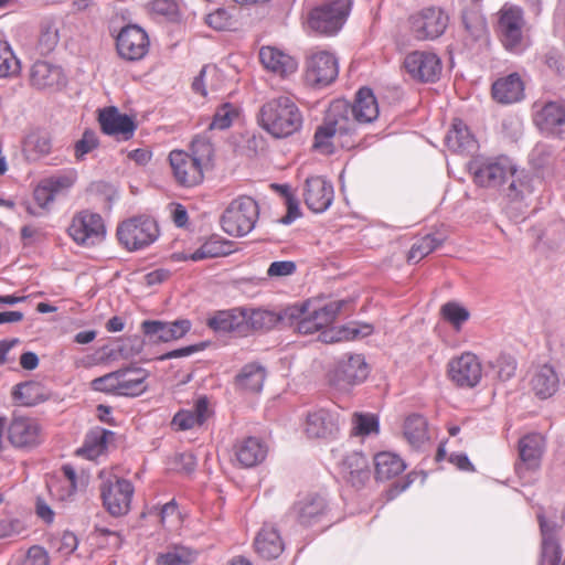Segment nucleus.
<instances>
[{"instance_id": "nucleus-1", "label": "nucleus", "mask_w": 565, "mask_h": 565, "mask_svg": "<svg viewBox=\"0 0 565 565\" xmlns=\"http://www.w3.org/2000/svg\"><path fill=\"white\" fill-rule=\"evenodd\" d=\"M469 171L478 185L501 190L518 211L527 205L525 201L533 189L529 180L516 175V168L508 157L475 158L469 163Z\"/></svg>"}, {"instance_id": "nucleus-2", "label": "nucleus", "mask_w": 565, "mask_h": 565, "mask_svg": "<svg viewBox=\"0 0 565 565\" xmlns=\"http://www.w3.org/2000/svg\"><path fill=\"white\" fill-rule=\"evenodd\" d=\"M259 126L276 139L288 138L302 129L303 115L289 96L267 100L257 115Z\"/></svg>"}, {"instance_id": "nucleus-3", "label": "nucleus", "mask_w": 565, "mask_h": 565, "mask_svg": "<svg viewBox=\"0 0 565 565\" xmlns=\"http://www.w3.org/2000/svg\"><path fill=\"white\" fill-rule=\"evenodd\" d=\"M353 0H324L312 8L307 17L310 30L322 35H335L347 22Z\"/></svg>"}, {"instance_id": "nucleus-4", "label": "nucleus", "mask_w": 565, "mask_h": 565, "mask_svg": "<svg viewBox=\"0 0 565 565\" xmlns=\"http://www.w3.org/2000/svg\"><path fill=\"white\" fill-rule=\"evenodd\" d=\"M524 26V12L519 6L507 2L497 12L495 31L508 52L521 54L525 50Z\"/></svg>"}, {"instance_id": "nucleus-5", "label": "nucleus", "mask_w": 565, "mask_h": 565, "mask_svg": "<svg viewBox=\"0 0 565 565\" xmlns=\"http://www.w3.org/2000/svg\"><path fill=\"white\" fill-rule=\"evenodd\" d=\"M259 216L257 202L250 196L233 200L221 217L223 231L234 237H243L250 233Z\"/></svg>"}, {"instance_id": "nucleus-6", "label": "nucleus", "mask_w": 565, "mask_h": 565, "mask_svg": "<svg viewBox=\"0 0 565 565\" xmlns=\"http://www.w3.org/2000/svg\"><path fill=\"white\" fill-rule=\"evenodd\" d=\"M329 513V504L320 493L312 492L300 497L288 510L282 519L287 525L294 522V531L298 529H308L323 523Z\"/></svg>"}, {"instance_id": "nucleus-7", "label": "nucleus", "mask_w": 565, "mask_h": 565, "mask_svg": "<svg viewBox=\"0 0 565 565\" xmlns=\"http://www.w3.org/2000/svg\"><path fill=\"white\" fill-rule=\"evenodd\" d=\"M116 234L119 243L127 250L136 252L153 244L160 233L153 218L139 215L122 221L118 225Z\"/></svg>"}, {"instance_id": "nucleus-8", "label": "nucleus", "mask_w": 565, "mask_h": 565, "mask_svg": "<svg viewBox=\"0 0 565 565\" xmlns=\"http://www.w3.org/2000/svg\"><path fill=\"white\" fill-rule=\"evenodd\" d=\"M369 375V366L361 354H345L328 374L330 386L339 393H349L363 383Z\"/></svg>"}, {"instance_id": "nucleus-9", "label": "nucleus", "mask_w": 565, "mask_h": 565, "mask_svg": "<svg viewBox=\"0 0 565 565\" xmlns=\"http://www.w3.org/2000/svg\"><path fill=\"white\" fill-rule=\"evenodd\" d=\"M67 232L77 245L90 247L102 243L107 231L100 214L83 210L73 216Z\"/></svg>"}, {"instance_id": "nucleus-10", "label": "nucleus", "mask_w": 565, "mask_h": 565, "mask_svg": "<svg viewBox=\"0 0 565 565\" xmlns=\"http://www.w3.org/2000/svg\"><path fill=\"white\" fill-rule=\"evenodd\" d=\"M103 505L115 516L126 515L130 511L135 487L128 479L109 477L99 487Z\"/></svg>"}, {"instance_id": "nucleus-11", "label": "nucleus", "mask_w": 565, "mask_h": 565, "mask_svg": "<svg viewBox=\"0 0 565 565\" xmlns=\"http://www.w3.org/2000/svg\"><path fill=\"white\" fill-rule=\"evenodd\" d=\"M448 23V13L439 7L424 8L409 18L411 33L418 41H434L440 38Z\"/></svg>"}, {"instance_id": "nucleus-12", "label": "nucleus", "mask_w": 565, "mask_h": 565, "mask_svg": "<svg viewBox=\"0 0 565 565\" xmlns=\"http://www.w3.org/2000/svg\"><path fill=\"white\" fill-rule=\"evenodd\" d=\"M339 63L334 54L328 51L312 53L306 63L305 81L312 88H322L335 81Z\"/></svg>"}, {"instance_id": "nucleus-13", "label": "nucleus", "mask_w": 565, "mask_h": 565, "mask_svg": "<svg viewBox=\"0 0 565 565\" xmlns=\"http://www.w3.org/2000/svg\"><path fill=\"white\" fill-rule=\"evenodd\" d=\"M355 130L353 121L343 116L340 109L331 106L324 122L319 126L313 137V148L326 153L332 152V138L351 135Z\"/></svg>"}, {"instance_id": "nucleus-14", "label": "nucleus", "mask_w": 565, "mask_h": 565, "mask_svg": "<svg viewBox=\"0 0 565 565\" xmlns=\"http://www.w3.org/2000/svg\"><path fill=\"white\" fill-rule=\"evenodd\" d=\"M355 130L353 121L343 116L340 109L331 106L324 122L319 126L313 137V148L326 153L332 152V138L351 135Z\"/></svg>"}, {"instance_id": "nucleus-15", "label": "nucleus", "mask_w": 565, "mask_h": 565, "mask_svg": "<svg viewBox=\"0 0 565 565\" xmlns=\"http://www.w3.org/2000/svg\"><path fill=\"white\" fill-rule=\"evenodd\" d=\"M404 67L413 79L420 83L437 82L443 70L438 55L426 51H414L407 54Z\"/></svg>"}, {"instance_id": "nucleus-16", "label": "nucleus", "mask_w": 565, "mask_h": 565, "mask_svg": "<svg viewBox=\"0 0 565 565\" xmlns=\"http://www.w3.org/2000/svg\"><path fill=\"white\" fill-rule=\"evenodd\" d=\"M534 124L547 137L565 140V102L550 100L534 114Z\"/></svg>"}, {"instance_id": "nucleus-17", "label": "nucleus", "mask_w": 565, "mask_h": 565, "mask_svg": "<svg viewBox=\"0 0 565 565\" xmlns=\"http://www.w3.org/2000/svg\"><path fill=\"white\" fill-rule=\"evenodd\" d=\"M334 109H340L343 116H348L353 121L354 127L356 124H370L379 116L376 98L369 87H362L358 90L352 105L338 102L334 104Z\"/></svg>"}, {"instance_id": "nucleus-18", "label": "nucleus", "mask_w": 565, "mask_h": 565, "mask_svg": "<svg viewBox=\"0 0 565 565\" xmlns=\"http://www.w3.org/2000/svg\"><path fill=\"white\" fill-rule=\"evenodd\" d=\"M448 375L457 386L472 388L482 379L481 362L475 353L465 352L448 363Z\"/></svg>"}, {"instance_id": "nucleus-19", "label": "nucleus", "mask_w": 565, "mask_h": 565, "mask_svg": "<svg viewBox=\"0 0 565 565\" xmlns=\"http://www.w3.org/2000/svg\"><path fill=\"white\" fill-rule=\"evenodd\" d=\"M116 47L124 60L140 61L149 51L148 34L138 25H127L117 35Z\"/></svg>"}, {"instance_id": "nucleus-20", "label": "nucleus", "mask_w": 565, "mask_h": 565, "mask_svg": "<svg viewBox=\"0 0 565 565\" xmlns=\"http://www.w3.org/2000/svg\"><path fill=\"white\" fill-rule=\"evenodd\" d=\"M302 196L309 210L323 213L333 202V184L320 175L309 177L305 181Z\"/></svg>"}, {"instance_id": "nucleus-21", "label": "nucleus", "mask_w": 565, "mask_h": 565, "mask_svg": "<svg viewBox=\"0 0 565 565\" xmlns=\"http://www.w3.org/2000/svg\"><path fill=\"white\" fill-rule=\"evenodd\" d=\"M169 161L177 182L185 188H192L203 181V167L190 153L183 150H173Z\"/></svg>"}, {"instance_id": "nucleus-22", "label": "nucleus", "mask_w": 565, "mask_h": 565, "mask_svg": "<svg viewBox=\"0 0 565 565\" xmlns=\"http://www.w3.org/2000/svg\"><path fill=\"white\" fill-rule=\"evenodd\" d=\"M191 326L188 319L145 320L141 323V330L151 342H170L183 338L190 331Z\"/></svg>"}, {"instance_id": "nucleus-23", "label": "nucleus", "mask_w": 565, "mask_h": 565, "mask_svg": "<svg viewBox=\"0 0 565 565\" xmlns=\"http://www.w3.org/2000/svg\"><path fill=\"white\" fill-rule=\"evenodd\" d=\"M542 536L539 565H559L563 551L557 540L558 525L548 521L543 513L537 514Z\"/></svg>"}, {"instance_id": "nucleus-24", "label": "nucleus", "mask_w": 565, "mask_h": 565, "mask_svg": "<svg viewBox=\"0 0 565 565\" xmlns=\"http://www.w3.org/2000/svg\"><path fill=\"white\" fill-rule=\"evenodd\" d=\"M207 327L218 333L247 335V316L245 308L220 310L207 319Z\"/></svg>"}, {"instance_id": "nucleus-25", "label": "nucleus", "mask_w": 565, "mask_h": 565, "mask_svg": "<svg viewBox=\"0 0 565 565\" xmlns=\"http://www.w3.org/2000/svg\"><path fill=\"white\" fill-rule=\"evenodd\" d=\"M8 439L15 448H33L41 443V427L34 419L15 417L8 426Z\"/></svg>"}, {"instance_id": "nucleus-26", "label": "nucleus", "mask_w": 565, "mask_h": 565, "mask_svg": "<svg viewBox=\"0 0 565 565\" xmlns=\"http://www.w3.org/2000/svg\"><path fill=\"white\" fill-rule=\"evenodd\" d=\"M339 433V415L324 408L310 412L306 419L309 438L332 439Z\"/></svg>"}, {"instance_id": "nucleus-27", "label": "nucleus", "mask_w": 565, "mask_h": 565, "mask_svg": "<svg viewBox=\"0 0 565 565\" xmlns=\"http://www.w3.org/2000/svg\"><path fill=\"white\" fill-rule=\"evenodd\" d=\"M98 121L105 135L128 140L134 136L136 124L134 119L120 114L116 107L105 108L99 113Z\"/></svg>"}, {"instance_id": "nucleus-28", "label": "nucleus", "mask_w": 565, "mask_h": 565, "mask_svg": "<svg viewBox=\"0 0 565 565\" xmlns=\"http://www.w3.org/2000/svg\"><path fill=\"white\" fill-rule=\"evenodd\" d=\"M341 477L353 487L360 488L370 479L367 458L360 451L347 454L339 462Z\"/></svg>"}, {"instance_id": "nucleus-29", "label": "nucleus", "mask_w": 565, "mask_h": 565, "mask_svg": "<svg viewBox=\"0 0 565 565\" xmlns=\"http://www.w3.org/2000/svg\"><path fill=\"white\" fill-rule=\"evenodd\" d=\"M524 90V82L518 73L499 77L491 87L493 99L502 105L521 102L525 97Z\"/></svg>"}, {"instance_id": "nucleus-30", "label": "nucleus", "mask_w": 565, "mask_h": 565, "mask_svg": "<svg viewBox=\"0 0 565 565\" xmlns=\"http://www.w3.org/2000/svg\"><path fill=\"white\" fill-rule=\"evenodd\" d=\"M254 547L264 559L278 558L285 550V544L277 526L271 523H264L254 540Z\"/></svg>"}, {"instance_id": "nucleus-31", "label": "nucleus", "mask_w": 565, "mask_h": 565, "mask_svg": "<svg viewBox=\"0 0 565 565\" xmlns=\"http://www.w3.org/2000/svg\"><path fill=\"white\" fill-rule=\"evenodd\" d=\"M448 149L456 153L470 154L478 149V142L469 127L459 118L454 119L445 138Z\"/></svg>"}, {"instance_id": "nucleus-32", "label": "nucleus", "mask_w": 565, "mask_h": 565, "mask_svg": "<svg viewBox=\"0 0 565 565\" xmlns=\"http://www.w3.org/2000/svg\"><path fill=\"white\" fill-rule=\"evenodd\" d=\"M234 452L241 466L252 468L265 460L268 448L260 438L246 437L235 444Z\"/></svg>"}, {"instance_id": "nucleus-33", "label": "nucleus", "mask_w": 565, "mask_h": 565, "mask_svg": "<svg viewBox=\"0 0 565 565\" xmlns=\"http://www.w3.org/2000/svg\"><path fill=\"white\" fill-rule=\"evenodd\" d=\"M30 81L32 86L38 89H44L63 86L65 84V76L60 66L46 61H36L31 67Z\"/></svg>"}, {"instance_id": "nucleus-34", "label": "nucleus", "mask_w": 565, "mask_h": 565, "mask_svg": "<svg viewBox=\"0 0 565 565\" xmlns=\"http://www.w3.org/2000/svg\"><path fill=\"white\" fill-rule=\"evenodd\" d=\"M259 60L265 68L280 76H287L298 67L294 57L273 46H263L259 51Z\"/></svg>"}, {"instance_id": "nucleus-35", "label": "nucleus", "mask_w": 565, "mask_h": 565, "mask_svg": "<svg viewBox=\"0 0 565 565\" xmlns=\"http://www.w3.org/2000/svg\"><path fill=\"white\" fill-rule=\"evenodd\" d=\"M559 377L553 366L544 364L535 370L531 379V386L534 394L546 399L553 396L558 390Z\"/></svg>"}, {"instance_id": "nucleus-36", "label": "nucleus", "mask_w": 565, "mask_h": 565, "mask_svg": "<svg viewBox=\"0 0 565 565\" xmlns=\"http://www.w3.org/2000/svg\"><path fill=\"white\" fill-rule=\"evenodd\" d=\"M114 433L104 428H95L87 433L82 447L76 450V455L88 460H96L104 455L107 449V438Z\"/></svg>"}, {"instance_id": "nucleus-37", "label": "nucleus", "mask_w": 565, "mask_h": 565, "mask_svg": "<svg viewBox=\"0 0 565 565\" xmlns=\"http://www.w3.org/2000/svg\"><path fill=\"white\" fill-rule=\"evenodd\" d=\"M375 478L379 481L390 480L402 473L406 465L396 454L382 451L374 456Z\"/></svg>"}, {"instance_id": "nucleus-38", "label": "nucleus", "mask_w": 565, "mask_h": 565, "mask_svg": "<svg viewBox=\"0 0 565 565\" xmlns=\"http://www.w3.org/2000/svg\"><path fill=\"white\" fill-rule=\"evenodd\" d=\"M266 370L258 363L244 365L235 376V385L243 391L258 393L263 390Z\"/></svg>"}, {"instance_id": "nucleus-39", "label": "nucleus", "mask_w": 565, "mask_h": 565, "mask_svg": "<svg viewBox=\"0 0 565 565\" xmlns=\"http://www.w3.org/2000/svg\"><path fill=\"white\" fill-rule=\"evenodd\" d=\"M545 446L544 437L539 433H531L523 436L519 441V454L521 460L529 467L539 466Z\"/></svg>"}, {"instance_id": "nucleus-40", "label": "nucleus", "mask_w": 565, "mask_h": 565, "mask_svg": "<svg viewBox=\"0 0 565 565\" xmlns=\"http://www.w3.org/2000/svg\"><path fill=\"white\" fill-rule=\"evenodd\" d=\"M117 372L124 373L117 377V394L138 396L145 392L147 374L142 369H120Z\"/></svg>"}, {"instance_id": "nucleus-41", "label": "nucleus", "mask_w": 565, "mask_h": 565, "mask_svg": "<svg viewBox=\"0 0 565 565\" xmlns=\"http://www.w3.org/2000/svg\"><path fill=\"white\" fill-rule=\"evenodd\" d=\"M12 397L23 406H35L47 399V394L39 382L29 381L14 385Z\"/></svg>"}, {"instance_id": "nucleus-42", "label": "nucleus", "mask_w": 565, "mask_h": 565, "mask_svg": "<svg viewBox=\"0 0 565 565\" xmlns=\"http://www.w3.org/2000/svg\"><path fill=\"white\" fill-rule=\"evenodd\" d=\"M373 331L372 326L363 324L361 328L356 327H341L328 328L320 332L319 339L324 343H334L343 340H354L359 337H366Z\"/></svg>"}, {"instance_id": "nucleus-43", "label": "nucleus", "mask_w": 565, "mask_h": 565, "mask_svg": "<svg viewBox=\"0 0 565 565\" xmlns=\"http://www.w3.org/2000/svg\"><path fill=\"white\" fill-rule=\"evenodd\" d=\"M247 334L253 330H270L280 323L277 311L267 309H247Z\"/></svg>"}, {"instance_id": "nucleus-44", "label": "nucleus", "mask_w": 565, "mask_h": 565, "mask_svg": "<svg viewBox=\"0 0 565 565\" xmlns=\"http://www.w3.org/2000/svg\"><path fill=\"white\" fill-rule=\"evenodd\" d=\"M446 241V236L443 234H427L424 237L415 242L408 252V262L418 263L424 257L433 253Z\"/></svg>"}, {"instance_id": "nucleus-45", "label": "nucleus", "mask_w": 565, "mask_h": 565, "mask_svg": "<svg viewBox=\"0 0 565 565\" xmlns=\"http://www.w3.org/2000/svg\"><path fill=\"white\" fill-rule=\"evenodd\" d=\"M404 435L414 448H419L428 439L426 419L418 414L409 415L404 423Z\"/></svg>"}, {"instance_id": "nucleus-46", "label": "nucleus", "mask_w": 565, "mask_h": 565, "mask_svg": "<svg viewBox=\"0 0 565 565\" xmlns=\"http://www.w3.org/2000/svg\"><path fill=\"white\" fill-rule=\"evenodd\" d=\"M231 252V243L227 241L220 239L217 237H211L204 242L195 252L189 256L192 262H200L207 258H216L225 256Z\"/></svg>"}, {"instance_id": "nucleus-47", "label": "nucleus", "mask_w": 565, "mask_h": 565, "mask_svg": "<svg viewBox=\"0 0 565 565\" xmlns=\"http://www.w3.org/2000/svg\"><path fill=\"white\" fill-rule=\"evenodd\" d=\"M196 558V553L190 547L174 545L166 553L157 556V565H191Z\"/></svg>"}, {"instance_id": "nucleus-48", "label": "nucleus", "mask_w": 565, "mask_h": 565, "mask_svg": "<svg viewBox=\"0 0 565 565\" xmlns=\"http://www.w3.org/2000/svg\"><path fill=\"white\" fill-rule=\"evenodd\" d=\"M461 19L466 31L473 40H479L484 35L487 31L486 19L477 6L472 9H463Z\"/></svg>"}, {"instance_id": "nucleus-49", "label": "nucleus", "mask_w": 565, "mask_h": 565, "mask_svg": "<svg viewBox=\"0 0 565 565\" xmlns=\"http://www.w3.org/2000/svg\"><path fill=\"white\" fill-rule=\"evenodd\" d=\"M345 303V300H334L310 312L312 318L316 320L318 330L320 331L323 328L328 329V327L333 323Z\"/></svg>"}, {"instance_id": "nucleus-50", "label": "nucleus", "mask_w": 565, "mask_h": 565, "mask_svg": "<svg viewBox=\"0 0 565 565\" xmlns=\"http://www.w3.org/2000/svg\"><path fill=\"white\" fill-rule=\"evenodd\" d=\"M21 65L8 42H0V78L11 77L20 73Z\"/></svg>"}, {"instance_id": "nucleus-51", "label": "nucleus", "mask_w": 565, "mask_h": 565, "mask_svg": "<svg viewBox=\"0 0 565 565\" xmlns=\"http://www.w3.org/2000/svg\"><path fill=\"white\" fill-rule=\"evenodd\" d=\"M238 116L239 111L235 105L231 103H224L216 108L209 128L211 130H225L232 126L234 119H236Z\"/></svg>"}, {"instance_id": "nucleus-52", "label": "nucleus", "mask_w": 565, "mask_h": 565, "mask_svg": "<svg viewBox=\"0 0 565 565\" xmlns=\"http://www.w3.org/2000/svg\"><path fill=\"white\" fill-rule=\"evenodd\" d=\"M440 313L443 318L459 330L469 317L470 312L467 308L456 301H449L441 306Z\"/></svg>"}, {"instance_id": "nucleus-53", "label": "nucleus", "mask_w": 565, "mask_h": 565, "mask_svg": "<svg viewBox=\"0 0 565 565\" xmlns=\"http://www.w3.org/2000/svg\"><path fill=\"white\" fill-rule=\"evenodd\" d=\"M193 159L201 166L205 167L212 162L214 156V148L212 142L203 137H196L191 143V153Z\"/></svg>"}, {"instance_id": "nucleus-54", "label": "nucleus", "mask_w": 565, "mask_h": 565, "mask_svg": "<svg viewBox=\"0 0 565 565\" xmlns=\"http://www.w3.org/2000/svg\"><path fill=\"white\" fill-rule=\"evenodd\" d=\"M26 530L24 521L12 514L0 516V540L14 539Z\"/></svg>"}, {"instance_id": "nucleus-55", "label": "nucleus", "mask_w": 565, "mask_h": 565, "mask_svg": "<svg viewBox=\"0 0 565 565\" xmlns=\"http://www.w3.org/2000/svg\"><path fill=\"white\" fill-rule=\"evenodd\" d=\"M491 367L495 370L499 380L509 381L515 374L516 360L511 354L501 353L492 363Z\"/></svg>"}, {"instance_id": "nucleus-56", "label": "nucleus", "mask_w": 565, "mask_h": 565, "mask_svg": "<svg viewBox=\"0 0 565 565\" xmlns=\"http://www.w3.org/2000/svg\"><path fill=\"white\" fill-rule=\"evenodd\" d=\"M353 425V431L356 436H367L379 430V419L372 414L355 413Z\"/></svg>"}, {"instance_id": "nucleus-57", "label": "nucleus", "mask_w": 565, "mask_h": 565, "mask_svg": "<svg viewBox=\"0 0 565 565\" xmlns=\"http://www.w3.org/2000/svg\"><path fill=\"white\" fill-rule=\"evenodd\" d=\"M10 565H50V556L43 546L32 545L20 561Z\"/></svg>"}, {"instance_id": "nucleus-58", "label": "nucleus", "mask_w": 565, "mask_h": 565, "mask_svg": "<svg viewBox=\"0 0 565 565\" xmlns=\"http://www.w3.org/2000/svg\"><path fill=\"white\" fill-rule=\"evenodd\" d=\"M99 145L97 135L92 129H86L83 136L74 145V152L77 160L84 159V157L97 148Z\"/></svg>"}, {"instance_id": "nucleus-59", "label": "nucleus", "mask_w": 565, "mask_h": 565, "mask_svg": "<svg viewBox=\"0 0 565 565\" xmlns=\"http://www.w3.org/2000/svg\"><path fill=\"white\" fill-rule=\"evenodd\" d=\"M26 146L39 154H47L52 149V138L47 131H34L26 138Z\"/></svg>"}, {"instance_id": "nucleus-60", "label": "nucleus", "mask_w": 565, "mask_h": 565, "mask_svg": "<svg viewBox=\"0 0 565 565\" xmlns=\"http://www.w3.org/2000/svg\"><path fill=\"white\" fill-rule=\"evenodd\" d=\"M75 173L67 172L51 175L49 178L43 179L44 184H46L52 192L57 195L66 190H68L75 182Z\"/></svg>"}, {"instance_id": "nucleus-61", "label": "nucleus", "mask_w": 565, "mask_h": 565, "mask_svg": "<svg viewBox=\"0 0 565 565\" xmlns=\"http://www.w3.org/2000/svg\"><path fill=\"white\" fill-rule=\"evenodd\" d=\"M149 10L153 14L162 15L169 20H174L179 14L177 0H151Z\"/></svg>"}, {"instance_id": "nucleus-62", "label": "nucleus", "mask_w": 565, "mask_h": 565, "mask_svg": "<svg viewBox=\"0 0 565 565\" xmlns=\"http://www.w3.org/2000/svg\"><path fill=\"white\" fill-rule=\"evenodd\" d=\"M308 309L307 302L301 305H292L288 306L285 309L277 311V315L280 317V323H289L294 324L303 318Z\"/></svg>"}, {"instance_id": "nucleus-63", "label": "nucleus", "mask_w": 565, "mask_h": 565, "mask_svg": "<svg viewBox=\"0 0 565 565\" xmlns=\"http://www.w3.org/2000/svg\"><path fill=\"white\" fill-rule=\"evenodd\" d=\"M122 374V372L115 371L97 377L92 382L93 388L99 392L117 393V377Z\"/></svg>"}, {"instance_id": "nucleus-64", "label": "nucleus", "mask_w": 565, "mask_h": 565, "mask_svg": "<svg viewBox=\"0 0 565 565\" xmlns=\"http://www.w3.org/2000/svg\"><path fill=\"white\" fill-rule=\"evenodd\" d=\"M297 265L292 260H276L273 262L268 269H267V276L273 277H287L291 276L296 273Z\"/></svg>"}]
</instances>
